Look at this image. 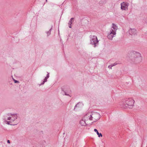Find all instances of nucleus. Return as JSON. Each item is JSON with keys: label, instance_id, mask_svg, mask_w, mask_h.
<instances>
[{"label": "nucleus", "instance_id": "obj_6", "mask_svg": "<svg viewBox=\"0 0 147 147\" xmlns=\"http://www.w3.org/2000/svg\"><path fill=\"white\" fill-rule=\"evenodd\" d=\"M90 44L94 45V47L97 46L98 44V41L97 37L95 36H91L90 37Z\"/></svg>", "mask_w": 147, "mask_h": 147}, {"label": "nucleus", "instance_id": "obj_11", "mask_svg": "<svg viewBox=\"0 0 147 147\" xmlns=\"http://www.w3.org/2000/svg\"><path fill=\"white\" fill-rule=\"evenodd\" d=\"M117 64H116L115 63H113V64H111L109 65L108 66V67L110 69H111L112 67L114 65H116Z\"/></svg>", "mask_w": 147, "mask_h": 147}, {"label": "nucleus", "instance_id": "obj_21", "mask_svg": "<svg viewBox=\"0 0 147 147\" xmlns=\"http://www.w3.org/2000/svg\"><path fill=\"white\" fill-rule=\"evenodd\" d=\"M46 1H47V0H46Z\"/></svg>", "mask_w": 147, "mask_h": 147}, {"label": "nucleus", "instance_id": "obj_14", "mask_svg": "<svg viewBox=\"0 0 147 147\" xmlns=\"http://www.w3.org/2000/svg\"><path fill=\"white\" fill-rule=\"evenodd\" d=\"M47 80L45 78L43 82H41L40 84L39 85V86H40L44 84V83L47 81Z\"/></svg>", "mask_w": 147, "mask_h": 147}, {"label": "nucleus", "instance_id": "obj_12", "mask_svg": "<svg viewBox=\"0 0 147 147\" xmlns=\"http://www.w3.org/2000/svg\"><path fill=\"white\" fill-rule=\"evenodd\" d=\"M94 131L98 135V136L99 137H100V136H101V133H99L97 129H94Z\"/></svg>", "mask_w": 147, "mask_h": 147}, {"label": "nucleus", "instance_id": "obj_2", "mask_svg": "<svg viewBox=\"0 0 147 147\" xmlns=\"http://www.w3.org/2000/svg\"><path fill=\"white\" fill-rule=\"evenodd\" d=\"M117 29V27L114 24H113L111 28L107 32V37L109 40H112L113 37H115L116 34V31Z\"/></svg>", "mask_w": 147, "mask_h": 147}, {"label": "nucleus", "instance_id": "obj_1", "mask_svg": "<svg viewBox=\"0 0 147 147\" xmlns=\"http://www.w3.org/2000/svg\"><path fill=\"white\" fill-rule=\"evenodd\" d=\"M130 53L131 55V60L133 63H138L141 61L142 57L139 53L135 51H132Z\"/></svg>", "mask_w": 147, "mask_h": 147}, {"label": "nucleus", "instance_id": "obj_7", "mask_svg": "<svg viewBox=\"0 0 147 147\" xmlns=\"http://www.w3.org/2000/svg\"><path fill=\"white\" fill-rule=\"evenodd\" d=\"M129 4L127 1H124L121 3V9L122 11H126L128 10Z\"/></svg>", "mask_w": 147, "mask_h": 147}, {"label": "nucleus", "instance_id": "obj_5", "mask_svg": "<svg viewBox=\"0 0 147 147\" xmlns=\"http://www.w3.org/2000/svg\"><path fill=\"white\" fill-rule=\"evenodd\" d=\"M18 115L17 114H11L9 117H5L4 119V122L8 125H11V123L17 119Z\"/></svg>", "mask_w": 147, "mask_h": 147}, {"label": "nucleus", "instance_id": "obj_3", "mask_svg": "<svg viewBox=\"0 0 147 147\" xmlns=\"http://www.w3.org/2000/svg\"><path fill=\"white\" fill-rule=\"evenodd\" d=\"M100 115L98 113L88 112L86 114L85 117L88 119L89 121L95 122L100 118Z\"/></svg>", "mask_w": 147, "mask_h": 147}, {"label": "nucleus", "instance_id": "obj_15", "mask_svg": "<svg viewBox=\"0 0 147 147\" xmlns=\"http://www.w3.org/2000/svg\"><path fill=\"white\" fill-rule=\"evenodd\" d=\"M80 103L78 104L77 105H76L74 107V109H75L76 107H79Z\"/></svg>", "mask_w": 147, "mask_h": 147}, {"label": "nucleus", "instance_id": "obj_18", "mask_svg": "<svg viewBox=\"0 0 147 147\" xmlns=\"http://www.w3.org/2000/svg\"><path fill=\"white\" fill-rule=\"evenodd\" d=\"M64 93H65V94L66 95H67V96H69V94H67L65 92H64Z\"/></svg>", "mask_w": 147, "mask_h": 147}, {"label": "nucleus", "instance_id": "obj_4", "mask_svg": "<svg viewBox=\"0 0 147 147\" xmlns=\"http://www.w3.org/2000/svg\"><path fill=\"white\" fill-rule=\"evenodd\" d=\"M134 100L132 98H125L123 99L121 102V105L126 107L131 108L134 104Z\"/></svg>", "mask_w": 147, "mask_h": 147}, {"label": "nucleus", "instance_id": "obj_20", "mask_svg": "<svg viewBox=\"0 0 147 147\" xmlns=\"http://www.w3.org/2000/svg\"><path fill=\"white\" fill-rule=\"evenodd\" d=\"M48 78H49L47 77V76L45 78L47 80Z\"/></svg>", "mask_w": 147, "mask_h": 147}, {"label": "nucleus", "instance_id": "obj_17", "mask_svg": "<svg viewBox=\"0 0 147 147\" xmlns=\"http://www.w3.org/2000/svg\"><path fill=\"white\" fill-rule=\"evenodd\" d=\"M47 73H48V74H47V76H47V77H48V78H49V73H48V72H47Z\"/></svg>", "mask_w": 147, "mask_h": 147}, {"label": "nucleus", "instance_id": "obj_19", "mask_svg": "<svg viewBox=\"0 0 147 147\" xmlns=\"http://www.w3.org/2000/svg\"><path fill=\"white\" fill-rule=\"evenodd\" d=\"M7 142L8 143H9V144L10 143V141L9 140H7Z\"/></svg>", "mask_w": 147, "mask_h": 147}, {"label": "nucleus", "instance_id": "obj_8", "mask_svg": "<svg viewBox=\"0 0 147 147\" xmlns=\"http://www.w3.org/2000/svg\"><path fill=\"white\" fill-rule=\"evenodd\" d=\"M86 116V114L82 118V119L80 121V124L82 126H86L87 125V123H88V121H89L88 119L85 117Z\"/></svg>", "mask_w": 147, "mask_h": 147}, {"label": "nucleus", "instance_id": "obj_16", "mask_svg": "<svg viewBox=\"0 0 147 147\" xmlns=\"http://www.w3.org/2000/svg\"><path fill=\"white\" fill-rule=\"evenodd\" d=\"M14 82L16 83H19V81L16 80H14Z\"/></svg>", "mask_w": 147, "mask_h": 147}, {"label": "nucleus", "instance_id": "obj_9", "mask_svg": "<svg viewBox=\"0 0 147 147\" xmlns=\"http://www.w3.org/2000/svg\"><path fill=\"white\" fill-rule=\"evenodd\" d=\"M129 34L132 36H134L137 35V30L134 28H130L128 31Z\"/></svg>", "mask_w": 147, "mask_h": 147}, {"label": "nucleus", "instance_id": "obj_10", "mask_svg": "<svg viewBox=\"0 0 147 147\" xmlns=\"http://www.w3.org/2000/svg\"><path fill=\"white\" fill-rule=\"evenodd\" d=\"M74 18H71L70 20H69V23H68V25H69V27L70 28H71V24H72V22H74Z\"/></svg>", "mask_w": 147, "mask_h": 147}, {"label": "nucleus", "instance_id": "obj_13", "mask_svg": "<svg viewBox=\"0 0 147 147\" xmlns=\"http://www.w3.org/2000/svg\"><path fill=\"white\" fill-rule=\"evenodd\" d=\"M52 28L51 27V28L49 30V31H47L46 32V33L47 34V36H48L49 35H50V34H51V30H52Z\"/></svg>", "mask_w": 147, "mask_h": 147}]
</instances>
